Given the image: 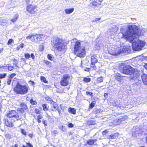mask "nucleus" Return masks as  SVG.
Listing matches in <instances>:
<instances>
[{
	"mask_svg": "<svg viewBox=\"0 0 147 147\" xmlns=\"http://www.w3.org/2000/svg\"><path fill=\"white\" fill-rule=\"evenodd\" d=\"M120 31L123 37L131 43L134 51L140 50L145 46V42L140 40L138 38L140 36L143 35L144 31L139 29L136 25H129L126 31L123 28H121Z\"/></svg>",
	"mask_w": 147,
	"mask_h": 147,
	"instance_id": "obj_1",
	"label": "nucleus"
},
{
	"mask_svg": "<svg viewBox=\"0 0 147 147\" xmlns=\"http://www.w3.org/2000/svg\"><path fill=\"white\" fill-rule=\"evenodd\" d=\"M120 70L123 74L130 76L126 77L130 81L137 78V73L135 72V69L130 65H127L121 67Z\"/></svg>",
	"mask_w": 147,
	"mask_h": 147,
	"instance_id": "obj_2",
	"label": "nucleus"
},
{
	"mask_svg": "<svg viewBox=\"0 0 147 147\" xmlns=\"http://www.w3.org/2000/svg\"><path fill=\"white\" fill-rule=\"evenodd\" d=\"M52 44L53 48L59 51H61L65 49L66 46L62 39L55 37L52 41Z\"/></svg>",
	"mask_w": 147,
	"mask_h": 147,
	"instance_id": "obj_3",
	"label": "nucleus"
},
{
	"mask_svg": "<svg viewBox=\"0 0 147 147\" xmlns=\"http://www.w3.org/2000/svg\"><path fill=\"white\" fill-rule=\"evenodd\" d=\"M75 54L77 55L78 57H84L85 55V49L83 47H81V43L79 41H76L74 47Z\"/></svg>",
	"mask_w": 147,
	"mask_h": 147,
	"instance_id": "obj_4",
	"label": "nucleus"
},
{
	"mask_svg": "<svg viewBox=\"0 0 147 147\" xmlns=\"http://www.w3.org/2000/svg\"><path fill=\"white\" fill-rule=\"evenodd\" d=\"M14 90L18 94H24L28 92V87L26 85H22L18 82Z\"/></svg>",
	"mask_w": 147,
	"mask_h": 147,
	"instance_id": "obj_5",
	"label": "nucleus"
},
{
	"mask_svg": "<svg viewBox=\"0 0 147 147\" xmlns=\"http://www.w3.org/2000/svg\"><path fill=\"white\" fill-rule=\"evenodd\" d=\"M70 76L69 74L63 75V78H61L60 82V84L61 86H65L69 84V82L70 79Z\"/></svg>",
	"mask_w": 147,
	"mask_h": 147,
	"instance_id": "obj_6",
	"label": "nucleus"
},
{
	"mask_svg": "<svg viewBox=\"0 0 147 147\" xmlns=\"http://www.w3.org/2000/svg\"><path fill=\"white\" fill-rule=\"evenodd\" d=\"M42 35L40 34H31L26 37V38L29 39L32 42L38 43L40 40H41L42 36Z\"/></svg>",
	"mask_w": 147,
	"mask_h": 147,
	"instance_id": "obj_7",
	"label": "nucleus"
},
{
	"mask_svg": "<svg viewBox=\"0 0 147 147\" xmlns=\"http://www.w3.org/2000/svg\"><path fill=\"white\" fill-rule=\"evenodd\" d=\"M36 7V6L35 5H29L27 6L26 11L29 13L34 14L35 13L34 9Z\"/></svg>",
	"mask_w": 147,
	"mask_h": 147,
	"instance_id": "obj_8",
	"label": "nucleus"
},
{
	"mask_svg": "<svg viewBox=\"0 0 147 147\" xmlns=\"http://www.w3.org/2000/svg\"><path fill=\"white\" fill-rule=\"evenodd\" d=\"M120 51H119V53H129L131 51V48L129 47H124L122 49V50L120 49Z\"/></svg>",
	"mask_w": 147,
	"mask_h": 147,
	"instance_id": "obj_9",
	"label": "nucleus"
},
{
	"mask_svg": "<svg viewBox=\"0 0 147 147\" xmlns=\"http://www.w3.org/2000/svg\"><path fill=\"white\" fill-rule=\"evenodd\" d=\"M138 75L137 74V78L135 80H134V81L135 82V83H134V85L135 86H137V88L140 87L142 83L141 81L140 80H139L138 79Z\"/></svg>",
	"mask_w": 147,
	"mask_h": 147,
	"instance_id": "obj_10",
	"label": "nucleus"
},
{
	"mask_svg": "<svg viewBox=\"0 0 147 147\" xmlns=\"http://www.w3.org/2000/svg\"><path fill=\"white\" fill-rule=\"evenodd\" d=\"M97 141L96 139H90L87 140L86 142V144H85V146H86L87 144L89 145H92L95 144V143ZM96 144V143L95 144Z\"/></svg>",
	"mask_w": 147,
	"mask_h": 147,
	"instance_id": "obj_11",
	"label": "nucleus"
},
{
	"mask_svg": "<svg viewBox=\"0 0 147 147\" xmlns=\"http://www.w3.org/2000/svg\"><path fill=\"white\" fill-rule=\"evenodd\" d=\"M141 78L144 84L147 86V75L143 74L142 75Z\"/></svg>",
	"mask_w": 147,
	"mask_h": 147,
	"instance_id": "obj_12",
	"label": "nucleus"
},
{
	"mask_svg": "<svg viewBox=\"0 0 147 147\" xmlns=\"http://www.w3.org/2000/svg\"><path fill=\"white\" fill-rule=\"evenodd\" d=\"M9 113L6 114V116L4 117V119L5 124L8 127H9V122L8 119V117H9Z\"/></svg>",
	"mask_w": 147,
	"mask_h": 147,
	"instance_id": "obj_13",
	"label": "nucleus"
},
{
	"mask_svg": "<svg viewBox=\"0 0 147 147\" xmlns=\"http://www.w3.org/2000/svg\"><path fill=\"white\" fill-rule=\"evenodd\" d=\"M87 124L89 126L94 125L97 124V122L95 120H88L86 122Z\"/></svg>",
	"mask_w": 147,
	"mask_h": 147,
	"instance_id": "obj_14",
	"label": "nucleus"
},
{
	"mask_svg": "<svg viewBox=\"0 0 147 147\" xmlns=\"http://www.w3.org/2000/svg\"><path fill=\"white\" fill-rule=\"evenodd\" d=\"M102 1V0H93L92 4L94 6H97L101 4Z\"/></svg>",
	"mask_w": 147,
	"mask_h": 147,
	"instance_id": "obj_15",
	"label": "nucleus"
},
{
	"mask_svg": "<svg viewBox=\"0 0 147 147\" xmlns=\"http://www.w3.org/2000/svg\"><path fill=\"white\" fill-rule=\"evenodd\" d=\"M115 77L116 80L119 81L120 83L122 82V78L123 77L120 74L117 73L115 74Z\"/></svg>",
	"mask_w": 147,
	"mask_h": 147,
	"instance_id": "obj_16",
	"label": "nucleus"
},
{
	"mask_svg": "<svg viewBox=\"0 0 147 147\" xmlns=\"http://www.w3.org/2000/svg\"><path fill=\"white\" fill-rule=\"evenodd\" d=\"M119 51H120V50L119 49L118 51V52H116V49H114V50H113L111 51L110 50L109 51V53L111 54V55H119L120 53H119Z\"/></svg>",
	"mask_w": 147,
	"mask_h": 147,
	"instance_id": "obj_17",
	"label": "nucleus"
},
{
	"mask_svg": "<svg viewBox=\"0 0 147 147\" xmlns=\"http://www.w3.org/2000/svg\"><path fill=\"white\" fill-rule=\"evenodd\" d=\"M68 111L70 113L74 115L76 113V109L70 107L68 109Z\"/></svg>",
	"mask_w": 147,
	"mask_h": 147,
	"instance_id": "obj_18",
	"label": "nucleus"
},
{
	"mask_svg": "<svg viewBox=\"0 0 147 147\" xmlns=\"http://www.w3.org/2000/svg\"><path fill=\"white\" fill-rule=\"evenodd\" d=\"M128 117L126 115L121 116L119 118L117 119V121L118 122H121L122 121L127 119Z\"/></svg>",
	"mask_w": 147,
	"mask_h": 147,
	"instance_id": "obj_19",
	"label": "nucleus"
},
{
	"mask_svg": "<svg viewBox=\"0 0 147 147\" xmlns=\"http://www.w3.org/2000/svg\"><path fill=\"white\" fill-rule=\"evenodd\" d=\"M9 70V64H8L6 66L0 67V71H4L6 70Z\"/></svg>",
	"mask_w": 147,
	"mask_h": 147,
	"instance_id": "obj_20",
	"label": "nucleus"
},
{
	"mask_svg": "<svg viewBox=\"0 0 147 147\" xmlns=\"http://www.w3.org/2000/svg\"><path fill=\"white\" fill-rule=\"evenodd\" d=\"M92 100H93L89 105V109H92L96 104V101L94 100V99H92Z\"/></svg>",
	"mask_w": 147,
	"mask_h": 147,
	"instance_id": "obj_21",
	"label": "nucleus"
},
{
	"mask_svg": "<svg viewBox=\"0 0 147 147\" xmlns=\"http://www.w3.org/2000/svg\"><path fill=\"white\" fill-rule=\"evenodd\" d=\"M19 15L18 14H16L13 17L11 20V22L13 23L15 22L18 18Z\"/></svg>",
	"mask_w": 147,
	"mask_h": 147,
	"instance_id": "obj_22",
	"label": "nucleus"
},
{
	"mask_svg": "<svg viewBox=\"0 0 147 147\" xmlns=\"http://www.w3.org/2000/svg\"><path fill=\"white\" fill-rule=\"evenodd\" d=\"M74 8H69L65 9V12L66 14H69L72 13L74 11Z\"/></svg>",
	"mask_w": 147,
	"mask_h": 147,
	"instance_id": "obj_23",
	"label": "nucleus"
},
{
	"mask_svg": "<svg viewBox=\"0 0 147 147\" xmlns=\"http://www.w3.org/2000/svg\"><path fill=\"white\" fill-rule=\"evenodd\" d=\"M91 80V79L90 78L88 77H84L83 79V81L85 83H88L90 82Z\"/></svg>",
	"mask_w": 147,
	"mask_h": 147,
	"instance_id": "obj_24",
	"label": "nucleus"
},
{
	"mask_svg": "<svg viewBox=\"0 0 147 147\" xmlns=\"http://www.w3.org/2000/svg\"><path fill=\"white\" fill-rule=\"evenodd\" d=\"M59 129L63 132H65L67 129L65 126H63V125H61L59 127Z\"/></svg>",
	"mask_w": 147,
	"mask_h": 147,
	"instance_id": "obj_25",
	"label": "nucleus"
},
{
	"mask_svg": "<svg viewBox=\"0 0 147 147\" xmlns=\"http://www.w3.org/2000/svg\"><path fill=\"white\" fill-rule=\"evenodd\" d=\"M117 137V134L116 133L112 134L109 136V139H115Z\"/></svg>",
	"mask_w": 147,
	"mask_h": 147,
	"instance_id": "obj_26",
	"label": "nucleus"
},
{
	"mask_svg": "<svg viewBox=\"0 0 147 147\" xmlns=\"http://www.w3.org/2000/svg\"><path fill=\"white\" fill-rule=\"evenodd\" d=\"M7 22H8V21L6 19H1V20H0V25H4L3 24L6 23Z\"/></svg>",
	"mask_w": 147,
	"mask_h": 147,
	"instance_id": "obj_27",
	"label": "nucleus"
},
{
	"mask_svg": "<svg viewBox=\"0 0 147 147\" xmlns=\"http://www.w3.org/2000/svg\"><path fill=\"white\" fill-rule=\"evenodd\" d=\"M16 0H11V7H15V6H16Z\"/></svg>",
	"mask_w": 147,
	"mask_h": 147,
	"instance_id": "obj_28",
	"label": "nucleus"
},
{
	"mask_svg": "<svg viewBox=\"0 0 147 147\" xmlns=\"http://www.w3.org/2000/svg\"><path fill=\"white\" fill-rule=\"evenodd\" d=\"M81 65L80 66L82 68V69L83 70L87 71H89L90 70V68L86 67V68L85 69V67L83 66L82 65V61H81Z\"/></svg>",
	"mask_w": 147,
	"mask_h": 147,
	"instance_id": "obj_29",
	"label": "nucleus"
},
{
	"mask_svg": "<svg viewBox=\"0 0 147 147\" xmlns=\"http://www.w3.org/2000/svg\"><path fill=\"white\" fill-rule=\"evenodd\" d=\"M21 107L25 110H28V107L26 105L22 103L20 104Z\"/></svg>",
	"mask_w": 147,
	"mask_h": 147,
	"instance_id": "obj_30",
	"label": "nucleus"
},
{
	"mask_svg": "<svg viewBox=\"0 0 147 147\" xmlns=\"http://www.w3.org/2000/svg\"><path fill=\"white\" fill-rule=\"evenodd\" d=\"M16 113V112L14 110H11L10 111V118H11L12 117H15L16 116V115H11L12 113L15 114Z\"/></svg>",
	"mask_w": 147,
	"mask_h": 147,
	"instance_id": "obj_31",
	"label": "nucleus"
},
{
	"mask_svg": "<svg viewBox=\"0 0 147 147\" xmlns=\"http://www.w3.org/2000/svg\"><path fill=\"white\" fill-rule=\"evenodd\" d=\"M43 109L44 111H47L48 110V108L47 107V104L46 103H44L42 105Z\"/></svg>",
	"mask_w": 147,
	"mask_h": 147,
	"instance_id": "obj_32",
	"label": "nucleus"
},
{
	"mask_svg": "<svg viewBox=\"0 0 147 147\" xmlns=\"http://www.w3.org/2000/svg\"><path fill=\"white\" fill-rule=\"evenodd\" d=\"M40 78L41 81L44 83H48V81L46 80V78L45 77L41 76L40 77Z\"/></svg>",
	"mask_w": 147,
	"mask_h": 147,
	"instance_id": "obj_33",
	"label": "nucleus"
},
{
	"mask_svg": "<svg viewBox=\"0 0 147 147\" xmlns=\"http://www.w3.org/2000/svg\"><path fill=\"white\" fill-rule=\"evenodd\" d=\"M86 94L88 96H90L91 97L93 96V93L90 91H86Z\"/></svg>",
	"mask_w": 147,
	"mask_h": 147,
	"instance_id": "obj_34",
	"label": "nucleus"
},
{
	"mask_svg": "<svg viewBox=\"0 0 147 147\" xmlns=\"http://www.w3.org/2000/svg\"><path fill=\"white\" fill-rule=\"evenodd\" d=\"M47 58L49 60L51 61L53 60L54 58L53 55L49 54L47 55Z\"/></svg>",
	"mask_w": 147,
	"mask_h": 147,
	"instance_id": "obj_35",
	"label": "nucleus"
},
{
	"mask_svg": "<svg viewBox=\"0 0 147 147\" xmlns=\"http://www.w3.org/2000/svg\"><path fill=\"white\" fill-rule=\"evenodd\" d=\"M30 103L32 105H36L37 104V102L36 100H34L32 98L30 99Z\"/></svg>",
	"mask_w": 147,
	"mask_h": 147,
	"instance_id": "obj_36",
	"label": "nucleus"
},
{
	"mask_svg": "<svg viewBox=\"0 0 147 147\" xmlns=\"http://www.w3.org/2000/svg\"><path fill=\"white\" fill-rule=\"evenodd\" d=\"M103 77H100L98 78L97 79V82L98 83H100L102 82L103 81Z\"/></svg>",
	"mask_w": 147,
	"mask_h": 147,
	"instance_id": "obj_37",
	"label": "nucleus"
},
{
	"mask_svg": "<svg viewBox=\"0 0 147 147\" xmlns=\"http://www.w3.org/2000/svg\"><path fill=\"white\" fill-rule=\"evenodd\" d=\"M45 99L47 100L48 102H50L51 103L52 101H53L52 99L50 98L49 97V96H47L46 97H45Z\"/></svg>",
	"mask_w": 147,
	"mask_h": 147,
	"instance_id": "obj_38",
	"label": "nucleus"
},
{
	"mask_svg": "<svg viewBox=\"0 0 147 147\" xmlns=\"http://www.w3.org/2000/svg\"><path fill=\"white\" fill-rule=\"evenodd\" d=\"M98 59L97 58H95V59L91 60V64H93L94 65V64H95L98 62Z\"/></svg>",
	"mask_w": 147,
	"mask_h": 147,
	"instance_id": "obj_39",
	"label": "nucleus"
},
{
	"mask_svg": "<svg viewBox=\"0 0 147 147\" xmlns=\"http://www.w3.org/2000/svg\"><path fill=\"white\" fill-rule=\"evenodd\" d=\"M51 103L52 105V107H54L55 108L58 106L57 104L56 103V102H54L53 101H52Z\"/></svg>",
	"mask_w": 147,
	"mask_h": 147,
	"instance_id": "obj_40",
	"label": "nucleus"
},
{
	"mask_svg": "<svg viewBox=\"0 0 147 147\" xmlns=\"http://www.w3.org/2000/svg\"><path fill=\"white\" fill-rule=\"evenodd\" d=\"M16 76V74L13 73L10 75V84L11 80L10 79L12 78L13 77Z\"/></svg>",
	"mask_w": 147,
	"mask_h": 147,
	"instance_id": "obj_41",
	"label": "nucleus"
},
{
	"mask_svg": "<svg viewBox=\"0 0 147 147\" xmlns=\"http://www.w3.org/2000/svg\"><path fill=\"white\" fill-rule=\"evenodd\" d=\"M44 62L47 65H49V66H51V64L50 61L47 60H45L44 61Z\"/></svg>",
	"mask_w": 147,
	"mask_h": 147,
	"instance_id": "obj_42",
	"label": "nucleus"
},
{
	"mask_svg": "<svg viewBox=\"0 0 147 147\" xmlns=\"http://www.w3.org/2000/svg\"><path fill=\"white\" fill-rule=\"evenodd\" d=\"M24 57L27 59H28L30 57V55L29 53H25L24 54Z\"/></svg>",
	"mask_w": 147,
	"mask_h": 147,
	"instance_id": "obj_43",
	"label": "nucleus"
},
{
	"mask_svg": "<svg viewBox=\"0 0 147 147\" xmlns=\"http://www.w3.org/2000/svg\"><path fill=\"white\" fill-rule=\"evenodd\" d=\"M21 132L23 135L26 136V132L24 129H21Z\"/></svg>",
	"mask_w": 147,
	"mask_h": 147,
	"instance_id": "obj_44",
	"label": "nucleus"
},
{
	"mask_svg": "<svg viewBox=\"0 0 147 147\" xmlns=\"http://www.w3.org/2000/svg\"><path fill=\"white\" fill-rule=\"evenodd\" d=\"M108 132L109 131L107 130L106 129L103 131L102 132V134L104 136V135H106Z\"/></svg>",
	"mask_w": 147,
	"mask_h": 147,
	"instance_id": "obj_45",
	"label": "nucleus"
},
{
	"mask_svg": "<svg viewBox=\"0 0 147 147\" xmlns=\"http://www.w3.org/2000/svg\"><path fill=\"white\" fill-rule=\"evenodd\" d=\"M67 126L69 128H72L74 126V125L71 123H69L67 124Z\"/></svg>",
	"mask_w": 147,
	"mask_h": 147,
	"instance_id": "obj_46",
	"label": "nucleus"
},
{
	"mask_svg": "<svg viewBox=\"0 0 147 147\" xmlns=\"http://www.w3.org/2000/svg\"><path fill=\"white\" fill-rule=\"evenodd\" d=\"M6 74H0V78L2 79L5 78L6 76Z\"/></svg>",
	"mask_w": 147,
	"mask_h": 147,
	"instance_id": "obj_47",
	"label": "nucleus"
},
{
	"mask_svg": "<svg viewBox=\"0 0 147 147\" xmlns=\"http://www.w3.org/2000/svg\"><path fill=\"white\" fill-rule=\"evenodd\" d=\"M35 112L37 114H39L40 113V111L38 109H37L36 108L34 110Z\"/></svg>",
	"mask_w": 147,
	"mask_h": 147,
	"instance_id": "obj_48",
	"label": "nucleus"
},
{
	"mask_svg": "<svg viewBox=\"0 0 147 147\" xmlns=\"http://www.w3.org/2000/svg\"><path fill=\"white\" fill-rule=\"evenodd\" d=\"M95 58H97L96 55H92L91 57V60L95 59Z\"/></svg>",
	"mask_w": 147,
	"mask_h": 147,
	"instance_id": "obj_49",
	"label": "nucleus"
},
{
	"mask_svg": "<svg viewBox=\"0 0 147 147\" xmlns=\"http://www.w3.org/2000/svg\"><path fill=\"white\" fill-rule=\"evenodd\" d=\"M29 83L32 86H34L35 84V83H34V82L32 80L29 81Z\"/></svg>",
	"mask_w": 147,
	"mask_h": 147,
	"instance_id": "obj_50",
	"label": "nucleus"
},
{
	"mask_svg": "<svg viewBox=\"0 0 147 147\" xmlns=\"http://www.w3.org/2000/svg\"><path fill=\"white\" fill-rule=\"evenodd\" d=\"M26 144L28 147H33V146L30 143H26Z\"/></svg>",
	"mask_w": 147,
	"mask_h": 147,
	"instance_id": "obj_51",
	"label": "nucleus"
},
{
	"mask_svg": "<svg viewBox=\"0 0 147 147\" xmlns=\"http://www.w3.org/2000/svg\"><path fill=\"white\" fill-rule=\"evenodd\" d=\"M47 121L46 120H44L42 121V123L45 126L47 125Z\"/></svg>",
	"mask_w": 147,
	"mask_h": 147,
	"instance_id": "obj_52",
	"label": "nucleus"
},
{
	"mask_svg": "<svg viewBox=\"0 0 147 147\" xmlns=\"http://www.w3.org/2000/svg\"><path fill=\"white\" fill-rule=\"evenodd\" d=\"M26 0V3L27 5H27H31V4H30V0Z\"/></svg>",
	"mask_w": 147,
	"mask_h": 147,
	"instance_id": "obj_53",
	"label": "nucleus"
},
{
	"mask_svg": "<svg viewBox=\"0 0 147 147\" xmlns=\"http://www.w3.org/2000/svg\"><path fill=\"white\" fill-rule=\"evenodd\" d=\"M30 57H31L33 60H34L35 59V57L33 53L31 54L30 55Z\"/></svg>",
	"mask_w": 147,
	"mask_h": 147,
	"instance_id": "obj_54",
	"label": "nucleus"
},
{
	"mask_svg": "<svg viewBox=\"0 0 147 147\" xmlns=\"http://www.w3.org/2000/svg\"><path fill=\"white\" fill-rule=\"evenodd\" d=\"M142 65L147 70V63H144L142 64Z\"/></svg>",
	"mask_w": 147,
	"mask_h": 147,
	"instance_id": "obj_55",
	"label": "nucleus"
},
{
	"mask_svg": "<svg viewBox=\"0 0 147 147\" xmlns=\"http://www.w3.org/2000/svg\"><path fill=\"white\" fill-rule=\"evenodd\" d=\"M97 110V108H95L93 110V113L94 114H97V113H96V112H97V111H96Z\"/></svg>",
	"mask_w": 147,
	"mask_h": 147,
	"instance_id": "obj_56",
	"label": "nucleus"
},
{
	"mask_svg": "<svg viewBox=\"0 0 147 147\" xmlns=\"http://www.w3.org/2000/svg\"><path fill=\"white\" fill-rule=\"evenodd\" d=\"M13 62H14V64L15 66H16V64L18 63L17 60L16 59H14Z\"/></svg>",
	"mask_w": 147,
	"mask_h": 147,
	"instance_id": "obj_57",
	"label": "nucleus"
},
{
	"mask_svg": "<svg viewBox=\"0 0 147 147\" xmlns=\"http://www.w3.org/2000/svg\"><path fill=\"white\" fill-rule=\"evenodd\" d=\"M24 109H23V108H22V107L21 108H20V109H19V111L21 113H23L24 112Z\"/></svg>",
	"mask_w": 147,
	"mask_h": 147,
	"instance_id": "obj_58",
	"label": "nucleus"
},
{
	"mask_svg": "<svg viewBox=\"0 0 147 147\" xmlns=\"http://www.w3.org/2000/svg\"><path fill=\"white\" fill-rule=\"evenodd\" d=\"M51 110L52 111H54L56 110L55 108L51 106Z\"/></svg>",
	"mask_w": 147,
	"mask_h": 147,
	"instance_id": "obj_59",
	"label": "nucleus"
},
{
	"mask_svg": "<svg viewBox=\"0 0 147 147\" xmlns=\"http://www.w3.org/2000/svg\"><path fill=\"white\" fill-rule=\"evenodd\" d=\"M96 111H97V112H96V113H100L101 112H102V111H101V109H97V110Z\"/></svg>",
	"mask_w": 147,
	"mask_h": 147,
	"instance_id": "obj_60",
	"label": "nucleus"
},
{
	"mask_svg": "<svg viewBox=\"0 0 147 147\" xmlns=\"http://www.w3.org/2000/svg\"><path fill=\"white\" fill-rule=\"evenodd\" d=\"M13 42V40L12 39H10V45H12V43Z\"/></svg>",
	"mask_w": 147,
	"mask_h": 147,
	"instance_id": "obj_61",
	"label": "nucleus"
},
{
	"mask_svg": "<svg viewBox=\"0 0 147 147\" xmlns=\"http://www.w3.org/2000/svg\"><path fill=\"white\" fill-rule=\"evenodd\" d=\"M47 118L50 122H51L52 121V119L51 118V116H50V117H48Z\"/></svg>",
	"mask_w": 147,
	"mask_h": 147,
	"instance_id": "obj_62",
	"label": "nucleus"
},
{
	"mask_svg": "<svg viewBox=\"0 0 147 147\" xmlns=\"http://www.w3.org/2000/svg\"><path fill=\"white\" fill-rule=\"evenodd\" d=\"M21 61H23L24 62H26V59L22 57L21 58Z\"/></svg>",
	"mask_w": 147,
	"mask_h": 147,
	"instance_id": "obj_63",
	"label": "nucleus"
},
{
	"mask_svg": "<svg viewBox=\"0 0 147 147\" xmlns=\"http://www.w3.org/2000/svg\"><path fill=\"white\" fill-rule=\"evenodd\" d=\"M91 67H92L94 69L95 68H96V67L95 66V64H94V65L93 64H91Z\"/></svg>",
	"mask_w": 147,
	"mask_h": 147,
	"instance_id": "obj_64",
	"label": "nucleus"
}]
</instances>
